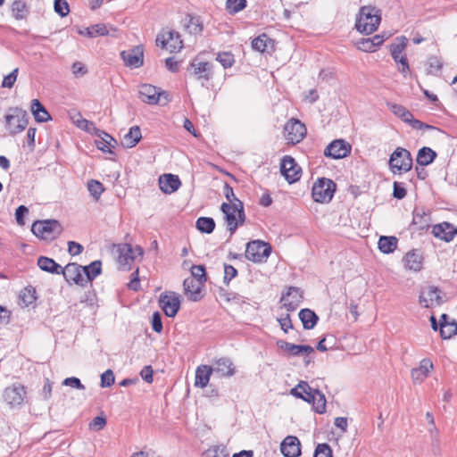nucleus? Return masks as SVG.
<instances>
[{
  "label": "nucleus",
  "instance_id": "obj_1",
  "mask_svg": "<svg viewBox=\"0 0 457 457\" xmlns=\"http://www.w3.org/2000/svg\"><path fill=\"white\" fill-rule=\"evenodd\" d=\"M381 21L380 11L370 5L362 6L356 18L355 29L363 34L370 35L377 30Z\"/></svg>",
  "mask_w": 457,
  "mask_h": 457
},
{
  "label": "nucleus",
  "instance_id": "obj_2",
  "mask_svg": "<svg viewBox=\"0 0 457 457\" xmlns=\"http://www.w3.org/2000/svg\"><path fill=\"white\" fill-rule=\"evenodd\" d=\"M31 231L37 237L42 240L53 241L62 233L63 227L59 220L48 219L36 220L31 226Z\"/></svg>",
  "mask_w": 457,
  "mask_h": 457
},
{
  "label": "nucleus",
  "instance_id": "obj_3",
  "mask_svg": "<svg viewBox=\"0 0 457 457\" xmlns=\"http://www.w3.org/2000/svg\"><path fill=\"white\" fill-rule=\"evenodd\" d=\"M4 118L6 129L12 135L23 131L29 123L28 112L19 107L9 108Z\"/></svg>",
  "mask_w": 457,
  "mask_h": 457
},
{
  "label": "nucleus",
  "instance_id": "obj_4",
  "mask_svg": "<svg viewBox=\"0 0 457 457\" xmlns=\"http://www.w3.org/2000/svg\"><path fill=\"white\" fill-rule=\"evenodd\" d=\"M389 167L394 174H402L411 170L412 158L411 153L403 147H397L390 155Z\"/></svg>",
  "mask_w": 457,
  "mask_h": 457
},
{
  "label": "nucleus",
  "instance_id": "obj_5",
  "mask_svg": "<svg viewBox=\"0 0 457 457\" xmlns=\"http://www.w3.org/2000/svg\"><path fill=\"white\" fill-rule=\"evenodd\" d=\"M336 183L327 178L319 179L312 186V195L317 203H329L336 191Z\"/></svg>",
  "mask_w": 457,
  "mask_h": 457
},
{
  "label": "nucleus",
  "instance_id": "obj_6",
  "mask_svg": "<svg viewBox=\"0 0 457 457\" xmlns=\"http://www.w3.org/2000/svg\"><path fill=\"white\" fill-rule=\"evenodd\" d=\"M271 253V245L262 240H253L246 245L245 258L253 262H266Z\"/></svg>",
  "mask_w": 457,
  "mask_h": 457
},
{
  "label": "nucleus",
  "instance_id": "obj_7",
  "mask_svg": "<svg viewBox=\"0 0 457 457\" xmlns=\"http://www.w3.org/2000/svg\"><path fill=\"white\" fill-rule=\"evenodd\" d=\"M139 97L142 102L148 104L160 103L164 105L170 101L168 93L150 84H144L140 87Z\"/></svg>",
  "mask_w": 457,
  "mask_h": 457
},
{
  "label": "nucleus",
  "instance_id": "obj_8",
  "mask_svg": "<svg viewBox=\"0 0 457 457\" xmlns=\"http://www.w3.org/2000/svg\"><path fill=\"white\" fill-rule=\"evenodd\" d=\"M156 45L170 53L179 52L183 48L180 34L175 30H162L156 37Z\"/></svg>",
  "mask_w": 457,
  "mask_h": 457
},
{
  "label": "nucleus",
  "instance_id": "obj_9",
  "mask_svg": "<svg viewBox=\"0 0 457 457\" xmlns=\"http://www.w3.org/2000/svg\"><path fill=\"white\" fill-rule=\"evenodd\" d=\"M306 132L305 125L295 118L290 119L284 127L285 137L287 143L292 145L301 142L304 138Z\"/></svg>",
  "mask_w": 457,
  "mask_h": 457
},
{
  "label": "nucleus",
  "instance_id": "obj_10",
  "mask_svg": "<svg viewBox=\"0 0 457 457\" xmlns=\"http://www.w3.org/2000/svg\"><path fill=\"white\" fill-rule=\"evenodd\" d=\"M419 302L424 308H434L444 303L442 291L436 286H428L420 292Z\"/></svg>",
  "mask_w": 457,
  "mask_h": 457
},
{
  "label": "nucleus",
  "instance_id": "obj_11",
  "mask_svg": "<svg viewBox=\"0 0 457 457\" xmlns=\"http://www.w3.org/2000/svg\"><path fill=\"white\" fill-rule=\"evenodd\" d=\"M280 172L289 183L298 181L302 175V169L290 155H285L280 162Z\"/></svg>",
  "mask_w": 457,
  "mask_h": 457
},
{
  "label": "nucleus",
  "instance_id": "obj_12",
  "mask_svg": "<svg viewBox=\"0 0 457 457\" xmlns=\"http://www.w3.org/2000/svg\"><path fill=\"white\" fill-rule=\"evenodd\" d=\"M159 304L167 317L173 318L180 308V300L174 292L162 293L159 298Z\"/></svg>",
  "mask_w": 457,
  "mask_h": 457
},
{
  "label": "nucleus",
  "instance_id": "obj_13",
  "mask_svg": "<svg viewBox=\"0 0 457 457\" xmlns=\"http://www.w3.org/2000/svg\"><path fill=\"white\" fill-rule=\"evenodd\" d=\"M303 300V291L296 287H289L286 293L282 294L280 302L287 312L295 311Z\"/></svg>",
  "mask_w": 457,
  "mask_h": 457
},
{
  "label": "nucleus",
  "instance_id": "obj_14",
  "mask_svg": "<svg viewBox=\"0 0 457 457\" xmlns=\"http://www.w3.org/2000/svg\"><path fill=\"white\" fill-rule=\"evenodd\" d=\"M352 146L344 139L332 141L324 150V155L332 159H342L350 154Z\"/></svg>",
  "mask_w": 457,
  "mask_h": 457
},
{
  "label": "nucleus",
  "instance_id": "obj_15",
  "mask_svg": "<svg viewBox=\"0 0 457 457\" xmlns=\"http://www.w3.org/2000/svg\"><path fill=\"white\" fill-rule=\"evenodd\" d=\"M431 232L434 237L449 243L457 235V227L450 222L444 221L434 225Z\"/></svg>",
  "mask_w": 457,
  "mask_h": 457
},
{
  "label": "nucleus",
  "instance_id": "obj_16",
  "mask_svg": "<svg viewBox=\"0 0 457 457\" xmlns=\"http://www.w3.org/2000/svg\"><path fill=\"white\" fill-rule=\"evenodd\" d=\"M26 396L25 386L20 384H14L12 386L5 388L4 392V398L5 402L12 406L21 405Z\"/></svg>",
  "mask_w": 457,
  "mask_h": 457
},
{
  "label": "nucleus",
  "instance_id": "obj_17",
  "mask_svg": "<svg viewBox=\"0 0 457 457\" xmlns=\"http://www.w3.org/2000/svg\"><path fill=\"white\" fill-rule=\"evenodd\" d=\"M204 284L194 278H187L183 282L185 295L190 301H200L204 295L202 293Z\"/></svg>",
  "mask_w": 457,
  "mask_h": 457
},
{
  "label": "nucleus",
  "instance_id": "obj_18",
  "mask_svg": "<svg viewBox=\"0 0 457 457\" xmlns=\"http://www.w3.org/2000/svg\"><path fill=\"white\" fill-rule=\"evenodd\" d=\"M61 274L63 275L64 279L69 284L75 283L79 286H84L85 283H87V280H85L81 273V266L75 262L68 263L62 268Z\"/></svg>",
  "mask_w": 457,
  "mask_h": 457
},
{
  "label": "nucleus",
  "instance_id": "obj_19",
  "mask_svg": "<svg viewBox=\"0 0 457 457\" xmlns=\"http://www.w3.org/2000/svg\"><path fill=\"white\" fill-rule=\"evenodd\" d=\"M277 345L291 356L310 355L314 353V348L311 345H295L285 340H278Z\"/></svg>",
  "mask_w": 457,
  "mask_h": 457
},
{
  "label": "nucleus",
  "instance_id": "obj_20",
  "mask_svg": "<svg viewBox=\"0 0 457 457\" xmlns=\"http://www.w3.org/2000/svg\"><path fill=\"white\" fill-rule=\"evenodd\" d=\"M120 56L127 66L138 68L144 62V52L140 46L129 51H122Z\"/></svg>",
  "mask_w": 457,
  "mask_h": 457
},
{
  "label": "nucleus",
  "instance_id": "obj_21",
  "mask_svg": "<svg viewBox=\"0 0 457 457\" xmlns=\"http://www.w3.org/2000/svg\"><path fill=\"white\" fill-rule=\"evenodd\" d=\"M318 391V389L312 388L308 382L300 381L297 386L291 389L290 394L296 398L311 403L312 401L315 400V395Z\"/></svg>",
  "mask_w": 457,
  "mask_h": 457
},
{
  "label": "nucleus",
  "instance_id": "obj_22",
  "mask_svg": "<svg viewBox=\"0 0 457 457\" xmlns=\"http://www.w3.org/2000/svg\"><path fill=\"white\" fill-rule=\"evenodd\" d=\"M182 24L187 32L190 35H201L204 30V24L199 15L187 13L182 20Z\"/></svg>",
  "mask_w": 457,
  "mask_h": 457
},
{
  "label": "nucleus",
  "instance_id": "obj_23",
  "mask_svg": "<svg viewBox=\"0 0 457 457\" xmlns=\"http://www.w3.org/2000/svg\"><path fill=\"white\" fill-rule=\"evenodd\" d=\"M280 450L285 457L299 456L301 454L299 439L294 436H287L281 443Z\"/></svg>",
  "mask_w": 457,
  "mask_h": 457
},
{
  "label": "nucleus",
  "instance_id": "obj_24",
  "mask_svg": "<svg viewBox=\"0 0 457 457\" xmlns=\"http://www.w3.org/2000/svg\"><path fill=\"white\" fill-rule=\"evenodd\" d=\"M213 373L220 377H232L236 373V367L229 358L222 357L216 360L211 366Z\"/></svg>",
  "mask_w": 457,
  "mask_h": 457
},
{
  "label": "nucleus",
  "instance_id": "obj_25",
  "mask_svg": "<svg viewBox=\"0 0 457 457\" xmlns=\"http://www.w3.org/2000/svg\"><path fill=\"white\" fill-rule=\"evenodd\" d=\"M181 182L177 175L163 174L159 178L160 189L165 194H172L179 189Z\"/></svg>",
  "mask_w": 457,
  "mask_h": 457
},
{
  "label": "nucleus",
  "instance_id": "obj_26",
  "mask_svg": "<svg viewBox=\"0 0 457 457\" xmlns=\"http://www.w3.org/2000/svg\"><path fill=\"white\" fill-rule=\"evenodd\" d=\"M235 204L223 203L220 206L221 212L225 215V220L228 226V228L230 232V235H233L236 230L237 229V212L235 209Z\"/></svg>",
  "mask_w": 457,
  "mask_h": 457
},
{
  "label": "nucleus",
  "instance_id": "obj_27",
  "mask_svg": "<svg viewBox=\"0 0 457 457\" xmlns=\"http://www.w3.org/2000/svg\"><path fill=\"white\" fill-rule=\"evenodd\" d=\"M192 68L194 69L193 75L197 79H204L206 81L212 79V64L208 62H193L191 63Z\"/></svg>",
  "mask_w": 457,
  "mask_h": 457
},
{
  "label": "nucleus",
  "instance_id": "obj_28",
  "mask_svg": "<svg viewBox=\"0 0 457 457\" xmlns=\"http://www.w3.org/2000/svg\"><path fill=\"white\" fill-rule=\"evenodd\" d=\"M407 270L420 271L422 269L423 256L415 249L409 251L403 257Z\"/></svg>",
  "mask_w": 457,
  "mask_h": 457
},
{
  "label": "nucleus",
  "instance_id": "obj_29",
  "mask_svg": "<svg viewBox=\"0 0 457 457\" xmlns=\"http://www.w3.org/2000/svg\"><path fill=\"white\" fill-rule=\"evenodd\" d=\"M253 50L260 53H270L274 49V40L265 33L261 34L252 41Z\"/></svg>",
  "mask_w": 457,
  "mask_h": 457
},
{
  "label": "nucleus",
  "instance_id": "obj_30",
  "mask_svg": "<svg viewBox=\"0 0 457 457\" xmlns=\"http://www.w3.org/2000/svg\"><path fill=\"white\" fill-rule=\"evenodd\" d=\"M99 139L96 140V145L99 150L104 153H112V148L115 147L117 141L104 131L97 129Z\"/></svg>",
  "mask_w": 457,
  "mask_h": 457
},
{
  "label": "nucleus",
  "instance_id": "obj_31",
  "mask_svg": "<svg viewBox=\"0 0 457 457\" xmlns=\"http://www.w3.org/2000/svg\"><path fill=\"white\" fill-rule=\"evenodd\" d=\"M213 373L211 366L201 365L195 370V386L201 388L205 387L210 380L211 375Z\"/></svg>",
  "mask_w": 457,
  "mask_h": 457
},
{
  "label": "nucleus",
  "instance_id": "obj_32",
  "mask_svg": "<svg viewBox=\"0 0 457 457\" xmlns=\"http://www.w3.org/2000/svg\"><path fill=\"white\" fill-rule=\"evenodd\" d=\"M298 316L304 329H312L319 321V316L308 308L302 309Z\"/></svg>",
  "mask_w": 457,
  "mask_h": 457
},
{
  "label": "nucleus",
  "instance_id": "obj_33",
  "mask_svg": "<svg viewBox=\"0 0 457 457\" xmlns=\"http://www.w3.org/2000/svg\"><path fill=\"white\" fill-rule=\"evenodd\" d=\"M31 112L37 122H46L52 119L49 112L38 99H33L30 105Z\"/></svg>",
  "mask_w": 457,
  "mask_h": 457
},
{
  "label": "nucleus",
  "instance_id": "obj_34",
  "mask_svg": "<svg viewBox=\"0 0 457 457\" xmlns=\"http://www.w3.org/2000/svg\"><path fill=\"white\" fill-rule=\"evenodd\" d=\"M117 262L120 266L129 265L133 260L132 248L129 244H120L117 245Z\"/></svg>",
  "mask_w": 457,
  "mask_h": 457
},
{
  "label": "nucleus",
  "instance_id": "obj_35",
  "mask_svg": "<svg viewBox=\"0 0 457 457\" xmlns=\"http://www.w3.org/2000/svg\"><path fill=\"white\" fill-rule=\"evenodd\" d=\"M37 266L42 270L52 274H61V271H62V267L60 264L54 259L46 256H40L37 259Z\"/></svg>",
  "mask_w": 457,
  "mask_h": 457
},
{
  "label": "nucleus",
  "instance_id": "obj_36",
  "mask_svg": "<svg viewBox=\"0 0 457 457\" xmlns=\"http://www.w3.org/2000/svg\"><path fill=\"white\" fill-rule=\"evenodd\" d=\"M142 137L141 129L138 126L131 127L128 133L123 137L121 144L127 148H132L137 145Z\"/></svg>",
  "mask_w": 457,
  "mask_h": 457
},
{
  "label": "nucleus",
  "instance_id": "obj_37",
  "mask_svg": "<svg viewBox=\"0 0 457 457\" xmlns=\"http://www.w3.org/2000/svg\"><path fill=\"white\" fill-rule=\"evenodd\" d=\"M436 158V153L430 147H421L417 154L416 162L420 166H428Z\"/></svg>",
  "mask_w": 457,
  "mask_h": 457
},
{
  "label": "nucleus",
  "instance_id": "obj_38",
  "mask_svg": "<svg viewBox=\"0 0 457 457\" xmlns=\"http://www.w3.org/2000/svg\"><path fill=\"white\" fill-rule=\"evenodd\" d=\"M36 289L32 286H28L20 292L19 304L21 307H29L37 300Z\"/></svg>",
  "mask_w": 457,
  "mask_h": 457
},
{
  "label": "nucleus",
  "instance_id": "obj_39",
  "mask_svg": "<svg viewBox=\"0 0 457 457\" xmlns=\"http://www.w3.org/2000/svg\"><path fill=\"white\" fill-rule=\"evenodd\" d=\"M79 33L88 37H96L110 35V30L105 24L97 23L86 28L84 30H79Z\"/></svg>",
  "mask_w": 457,
  "mask_h": 457
},
{
  "label": "nucleus",
  "instance_id": "obj_40",
  "mask_svg": "<svg viewBox=\"0 0 457 457\" xmlns=\"http://www.w3.org/2000/svg\"><path fill=\"white\" fill-rule=\"evenodd\" d=\"M398 239L395 237L381 236L378 239V249L384 253H393L397 246Z\"/></svg>",
  "mask_w": 457,
  "mask_h": 457
},
{
  "label": "nucleus",
  "instance_id": "obj_41",
  "mask_svg": "<svg viewBox=\"0 0 457 457\" xmlns=\"http://www.w3.org/2000/svg\"><path fill=\"white\" fill-rule=\"evenodd\" d=\"M11 11L16 20H25L29 13V8L23 0L13 1L11 5Z\"/></svg>",
  "mask_w": 457,
  "mask_h": 457
},
{
  "label": "nucleus",
  "instance_id": "obj_42",
  "mask_svg": "<svg viewBox=\"0 0 457 457\" xmlns=\"http://www.w3.org/2000/svg\"><path fill=\"white\" fill-rule=\"evenodd\" d=\"M195 227L202 233L211 234L215 228V221L210 217H200L196 220Z\"/></svg>",
  "mask_w": 457,
  "mask_h": 457
},
{
  "label": "nucleus",
  "instance_id": "obj_43",
  "mask_svg": "<svg viewBox=\"0 0 457 457\" xmlns=\"http://www.w3.org/2000/svg\"><path fill=\"white\" fill-rule=\"evenodd\" d=\"M389 110L403 121L409 122L412 117V113L404 106L397 104H387Z\"/></svg>",
  "mask_w": 457,
  "mask_h": 457
},
{
  "label": "nucleus",
  "instance_id": "obj_44",
  "mask_svg": "<svg viewBox=\"0 0 457 457\" xmlns=\"http://www.w3.org/2000/svg\"><path fill=\"white\" fill-rule=\"evenodd\" d=\"M87 189L90 195L95 198V200H98L104 191V187L101 182L96 179H90L87 182Z\"/></svg>",
  "mask_w": 457,
  "mask_h": 457
},
{
  "label": "nucleus",
  "instance_id": "obj_45",
  "mask_svg": "<svg viewBox=\"0 0 457 457\" xmlns=\"http://www.w3.org/2000/svg\"><path fill=\"white\" fill-rule=\"evenodd\" d=\"M311 403H312L313 409L317 413L322 414L326 412L327 401L324 394L320 390L316 392L315 400L312 401Z\"/></svg>",
  "mask_w": 457,
  "mask_h": 457
},
{
  "label": "nucleus",
  "instance_id": "obj_46",
  "mask_svg": "<svg viewBox=\"0 0 457 457\" xmlns=\"http://www.w3.org/2000/svg\"><path fill=\"white\" fill-rule=\"evenodd\" d=\"M457 334V322L452 321L450 324L443 323L440 328V335L444 339H450Z\"/></svg>",
  "mask_w": 457,
  "mask_h": 457
},
{
  "label": "nucleus",
  "instance_id": "obj_47",
  "mask_svg": "<svg viewBox=\"0 0 457 457\" xmlns=\"http://www.w3.org/2000/svg\"><path fill=\"white\" fill-rule=\"evenodd\" d=\"M246 6V0H227L226 9L229 14H235Z\"/></svg>",
  "mask_w": 457,
  "mask_h": 457
},
{
  "label": "nucleus",
  "instance_id": "obj_48",
  "mask_svg": "<svg viewBox=\"0 0 457 457\" xmlns=\"http://www.w3.org/2000/svg\"><path fill=\"white\" fill-rule=\"evenodd\" d=\"M406 44V37H402L398 43H394L390 46V53L395 62H398V56L405 49Z\"/></svg>",
  "mask_w": 457,
  "mask_h": 457
},
{
  "label": "nucleus",
  "instance_id": "obj_49",
  "mask_svg": "<svg viewBox=\"0 0 457 457\" xmlns=\"http://www.w3.org/2000/svg\"><path fill=\"white\" fill-rule=\"evenodd\" d=\"M202 457H229V453L226 447L214 446L205 450Z\"/></svg>",
  "mask_w": 457,
  "mask_h": 457
},
{
  "label": "nucleus",
  "instance_id": "obj_50",
  "mask_svg": "<svg viewBox=\"0 0 457 457\" xmlns=\"http://www.w3.org/2000/svg\"><path fill=\"white\" fill-rule=\"evenodd\" d=\"M191 276L189 278H194L195 279L201 281L202 283H205L206 281V270L204 265H193L191 267Z\"/></svg>",
  "mask_w": 457,
  "mask_h": 457
},
{
  "label": "nucleus",
  "instance_id": "obj_51",
  "mask_svg": "<svg viewBox=\"0 0 457 457\" xmlns=\"http://www.w3.org/2000/svg\"><path fill=\"white\" fill-rule=\"evenodd\" d=\"M216 60L225 68H230L235 62L234 55L230 52L220 53Z\"/></svg>",
  "mask_w": 457,
  "mask_h": 457
},
{
  "label": "nucleus",
  "instance_id": "obj_52",
  "mask_svg": "<svg viewBox=\"0 0 457 457\" xmlns=\"http://www.w3.org/2000/svg\"><path fill=\"white\" fill-rule=\"evenodd\" d=\"M313 457H333L330 445L327 443L318 444Z\"/></svg>",
  "mask_w": 457,
  "mask_h": 457
},
{
  "label": "nucleus",
  "instance_id": "obj_53",
  "mask_svg": "<svg viewBox=\"0 0 457 457\" xmlns=\"http://www.w3.org/2000/svg\"><path fill=\"white\" fill-rule=\"evenodd\" d=\"M356 46L359 50L367 53H372L376 51V47L374 46V43L370 37L360 39L356 42Z\"/></svg>",
  "mask_w": 457,
  "mask_h": 457
},
{
  "label": "nucleus",
  "instance_id": "obj_54",
  "mask_svg": "<svg viewBox=\"0 0 457 457\" xmlns=\"http://www.w3.org/2000/svg\"><path fill=\"white\" fill-rule=\"evenodd\" d=\"M89 274H87V280L93 281L102 272V262L99 260L94 261L89 264Z\"/></svg>",
  "mask_w": 457,
  "mask_h": 457
},
{
  "label": "nucleus",
  "instance_id": "obj_55",
  "mask_svg": "<svg viewBox=\"0 0 457 457\" xmlns=\"http://www.w3.org/2000/svg\"><path fill=\"white\" fill-rule=\"evenodd\" d=\"M54 7L55 12L61 17H65L70 12L69 4L66 0H54Z\"/></svg>",
  "mask_w": 457,
  "mask_h": 457
},
{
  "label": "nucleus",
  "instance_id": "obj_56",
  "mask_svg": "<svg viewBox=\"0 0 457 457\" xmlns=\"http://www.w3.org/2000/svg\"><path fill=\"white\" fill-rule=\"evenodd\" d=\"M114 381H115V377H114L113 371L109 369V370H105L101 375L100 386L103 388L110 387L111 386H112L114 384Z\"/></svg>",
  "mask_w": 457,
  "mask_h": 457
},
{
  "label": "nucleus",
  "instance_id": "obj_57",
  "mask_svg": "<svg viewBox=\"0 0 457 457\" xmlns=\"http://www.w3.org/2000/svg\"><path fill=\"white\" fill-rule=\"evenodd\" d=\"M223 194H224L226 199L228 202V204H237L238 202H241L235 195L233 187L229 184H228V183H225V185H224Z\"/></svg>",
  "mask_w": 457,
  "mask_h": 457
},
{
  "label": "nucleus",
  "instance_id": "obj_58",
  "mask_svg": "<svg viewBox=\"0 0 457 457\" xmlns=\"http://www.w3.org/2000/svg\"><path fill=\"white\" fill-rule=\"evenodd\" d=\"M406 195L407 191L403 183L395 181L393 184V196L398 200H402Z\"/></svg>",
  "mask_w": 457,
  "mask_h": 457
},
{
  "label": "nucleus",
  "instance_id": "obj_59",
  "mask_svg": "<svg viewBox=\"0 0 457 457\" xmlns=\"http://www.w3.org/2000/svg\"><path fill=\"white\" fill-rule=\"evenodd\" d=\"M106 425V419L104 416L95 417L89 423V428L95 431L102 430Z\"/></svg>",
  "mask_w": 457,
  "mask_h": 457
},
{
  "label": "nucleus",
  "instance_id": "obj_60",
  "mask_svg": "<svg viewBox=\"0 0 457 457\" xmlns=\"http://www.w3.org/2000/svg\"><path fill=\"white\" fill-rule=\"evenodd\" d=\"M19 69L15 68L11 73L6 75L2 82L3 87L12 88L17 79Z\"/></svg>",
  "mask_w": 457,
  "mask_h": 457
},
{
  "label": "nucleus",
  "instance_id": "obj_61",
  "mask_svg": "<svg viewBox=\"0 0 457 457\" xmlns=\"http://www.w3.org/2000/svg\"><path fill=\"white\" fill-rule=\"evenodd\" d=\"M237 269L230 265V264H224V278H223V282L227 285L229 284V281L234 278L235 277H237Z\"/></svg>",
  "mask_w": 457,
  "mask_h": 457
},
{
  "label": "nucleus",
  "instance_id": "obj_62",
  "mask_svg": "<svg viewBox=\"0 0 457 457\" xmlns=\"http://www.w3.org/2000/svg\"><path fill=\"white\" fill-rule=\"evenodd\" d=\"M62 385L67 386H71V387L79 389V390L85 389V386L81 383L79 378H78L76 377L66 378L62 381Z\"/></svg>",
  "mask_w": 457,
  "mask_h": 457
},
{
  "label": "nucleus",
  "instance_id": "obj_63",
  "mask_svg": "<svg viewBox=\"0 0 457 457\" xmlns=\"http://www.w3.org/2000/svg\"><path fill=\"white\" fill-rule=\"evenodd\" d=\"M152 328L154 331L161 333L162 331V315L159 312H154L152 316Z\"/></svg>",
  "mask_w": 457,
  "mask_h": 457
},
{
  "label": "nucleus",
  "instance_id": "obj_64",
  "mask_svg": "<svg viewBox=\"0 0 457 457\" xmlns=\"http://www.w3.org/2000/svg\"><path fill=\"white\" fill-rule=\"evenodd\" d=\"M278 322L279 323L281 329L285 333H287L289 329H292L294 328L289 314H287L285 317L278 318Z\"/></svg>",
  "mask_w": 457,
  "mask_h": 457
}]
</instances>
